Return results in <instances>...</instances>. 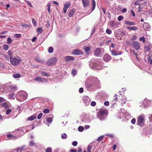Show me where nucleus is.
I'll return each mask as SVG.
<instances>
[{"label": "nucleus", "mask_w": 152, "mask_h": 152, "mask_svg": "<svg viewBox=\"0 0 152 152\" xmlns=\"http://www.w3.org/2000/svg\"><path fill=\"white\" fill-rule=\"evenodd\" d=\"M25 1L26 2L27 4L30 7H33L31 4V2L30 1Z\"/></svg>", "instance_id": "8fccbe9b"}, {"label": "nucleus", "mask_w": 152, "mask_h": 152, "mask_svg": "<svg viewBox=\"0 0 152 152\" xmlns=\"http://www.w3.org/2000/svg\"><path fill=\"white\" fill-rule=\"evenodd\" d=\"M127 28L129 30H131L135 31L137 30V28L135 26L127 27Z\"/></svg>", "instance_id": "7c9ffc66"}, {"label": "nucleus", "mask_w": 152, "mask_h": 152, "mask_svg": "<svg viewBox=\"0 0 152 152\" xmlns=\"http://www.w3.org/2000/svg\"><path fill=\"white\" fill-rule=\"evenodd\" d=\"M145 51L150 52L152 50V45L151 42H147L144 46Z\"/></svg>", "instance_id": "1a4fd4ad"}, {"label": "nucleus", "mask_w": 152, "mask_h": 152, "mask_svg": "<svg viewBox=\"0 0 152 152\" xmlns=\"http://www.w3.org/2000/svg\"><path fill=\"white\" fill-rule=\"evenodd\" d=\"M92 3V12L95 9L96 7V2L94 0H91Z\"/></svg>", "instance_id": "5701e85b"}, {"label": "nucleus", "mask_w": 152, "mask_h": 152, "mask_svg": "<svg viewBox=\"0 0 152 152\" xmlns=\"http://www.w3.org/2000/svg\"><path fill=\"white\" fill-rule=\"evenodd\" d=\"M71 72L73 75L75 76L76 75L77 72L75 69H72V70Z\"/></svg>", "instance_id": "c03bdc74"}, {"label": "nucleus", "mask_w": 152, "mask_h": 152, "mask_svg": "<svg viewBox=\"0 0 152 152\" xmlns=\"http://www.w3.org/2000/svg\"><path fill=\"white\" fill-rule=\"evenodd\" d=\"M2 106L5 108L6 110H7L8 108V106L6 103H3L2 104Z\"/></svg>", "instance_id": "c9c22d12"}, {"label": "nucleus", "mask_w": 152, "mask_h": 152, "mask_svg": "<svg viewBox=\"0 0 152 152\" xmlns=\"http://www.w3.org/2000/svg\"><path fill=\"white\" fill-rule=\"evenodd\" d=\"M10 61L11 64L14 66H16L21 62V59L18 56L14 58L10 57Z\"/></svg>", "instance_id": "39448f33"}, {"label": "nucleus", "mask_w": 152, "mask_h": 152, "mask_svg": "<svg viewBox=\"0 0 152 152\" xmlns=\"http://www.w3.org/2000/svg\"><path fill=\"white\" fill-rule=\"evenodd\" d=\"M17 87L16 86L13 85H11L9 86L8 88V90L9 91H12L13 89L15 90L16 89Z\"/></svg>", "instance_id": "412c9836"}, {"label": "nucleus", "mask_w": 152, "mask_h": 152, "mask_svg": "<svg viewBox=\"0 0 152 152\" xmlns=\"http://www.w3.org/2000/svg\"><path fill=\"white\" fill-rule=\"evenodd\" d=\"M84 7H86L89 3L88 0H82Z\"/></svg>", "instance_id": "6ab92c4d"}, {"label": "nucleus", "mask_w": 152, "mask_h": 152, "mask_svg": "<svg viewBox=\"0 0 152 152\" xmlns=\"http://www.w3.org/2000/svg\"><path fill=\"white\" fill-rule=\"evenodd\" d=\"M5 101V99L2 97H0V103L4 102Z\"/></svg>", "instance_id": "0e129e2a"}, {"label": "nucleus", "mask_w": 152, "mask_h": 152, "mask_svg": "<svg viewBox=\"0 0 152 152\" xmlns=\"http://www.w3.org/2000/svg\"><path fill=\"white\" fill-rule=\"evenodd\" d=\"M35 80L39 82H47V80L45 78H42L40 77H37Z\"/></svg>", "instance_id": "4468645a"}, {"label": "nucleus", "mask_w": 152, "mask_h": 152, "mask_svg": "<svg viewBox=\"0 0 152 152\" xmlns=\"http://www.w3.org/2000/svg\"><path fill=\"white\" fill-rule=\"evenodd\" d=\"M14 94L12 93L9 95V98L10 99H13L14 97Z\"/></svg>", "instance_id": "3c124183"}, {"label": "nucleus", "mask_w": 152, "mask_h": 152, "mask_svg": "<svg viewBox=\"0 0 152 152\" xmlns=\"http://www.w3.org/2000/svg\"><path fill=\"white\" fill-rule=\"evenodd\" d=\"M26 130L25 132V133H26L28 131L34 129V126L33 125L29 126H26Z\"/></svg>", "instance_id": "f3484780"}, {"label": "nucleus", "mask_w": 152, "mask_h": 152, "mask_svg": "<svg viewBox=\"0 0 152 152\" xmlns=\"http://www.w3.org/2000/svg\"><path fill=\"white\" fill-rule=\"evenodd\" d=\"M140 0L136 1L134 3V4L135 5H140L141 4V3H140Z\"/></svg>", "instance_id": "09e8293b"}, {"label": "nucleus", "mask_w": 152, "mask_h": 152, "mask_svg": "<svg viewBox=\"0 0 152 152\" xmlns=\"http://www.w3.org/2000/svg\"><path fill=\"white\" fill-rule=\"evenodd\" d=\"M21 26L26 27H30L31 26L29 24H27L25 23H22Z\"/></svg>", "instance_id": "37998d69"}, {"label": "nucleus", "mask_w": 152, "mask_h": 152, "mask_svg": "<svg viewBox=\"0 0 152 152\" xmlns=\"http://www.w3.org/2000/svg\"><path fill=\"white\" fill-rule=\"evenodd\" d=\"M100 62L101 61L99 59L97 60L94 59H92L90 61L89 66L93 69H101V68L100 66Z\"/></svg>", "instance_id": "f03ea898"}, {"label": "nucleus", "mask_w": 152, "mask_h": 152, "mask_svg": "<svg viewBox=\"0 0 152 152\" xmlns=\"http://www.w3.org/2000/svg\"><path fill=\"white\" fill-rule=\"evenodd\" d=\"M125 23L126 24L130 26L133 25L135 24V23L134 22H129L128 21H125Z\"/></svg>", "instance_id": "393cba45"}, {"label": "nucleus", "mask_w": 152, "mask_h": 152, "mask_svg": "<svg viewBox=\"0 0 152 152\" xmlns=\"http://www.w3.org/2000/svg\"><path fill=\"white\" fill-rule=\"evenodd\" d=\"M64 59L66 62H68L70 61L74 60L75 58L73 57L72 56H67L64 57Z\"/></svg>", "instance_id": "dca6fc26"}, {"label": "nucleus", "mask_w": 152, "mask_h": 152, "mask_svg": "<svg viewBox=\"0 0 152 152\" xmlns=\"http://www.w3.org/2000/svg\"><path fill=\"white\" fill-rule=\"evenodd\" d=\"M91 120L89 119L88 116L86 115L82 116L81 123L85 122V123H89L90 122Z\"/></svg>", "instance_id": "9b49d317"}, {"label": "nucleus", "mask_w": 152, "mask_h": 152, "mask_svg": "<svg viewBox=\"0 0 152 152\" xmlns=\"http://www.w3.org/2000/svg\"><path fill=\"white\" fill-rule=\"evenodd\" d=\"M152 103L150 101L145 99L142 102V106L143 107H146L149 106Z\"/></svg>", "instance_id": "9d476101"}, {"label": "nucleus", "mask_w": 152, "mask_h": 152, "mask_svg": "<svg viewBox=\"0 0 152 152\" xmlns=\"http://www.w3.org/2000/svg\"><path fill=\"white\" fill-rule=\"evenodd\" d=\"M72 54L75 55H78L82 54L83 52L80 50L75 49L72 52Z\"/></svg>", "instance_id": "2eb2a0df"}, {"label": "nucleus", "mask_w": 152, "mask_h": 152, "mask_svg": "<svg viewBox=\"0 0 152 152\" xmlns=\"http://www.w3.org/2000/svg\"><path fill=\"white\" fill-rule=\"evenodd\" d=\"M84 103L86 105H88L91 101L89 97L87 96H84L83 97Z\"/></svg>", "instance_id": "ddd939ff"}, {"label": "nucleus", "mask_w": 152, "mask_h": 152, "mask_svg": "<svg viewBox=\"0 0 152 152\" xmlns=\"http://www.w3.org/2000/svg\"><path fill=\"white\" fill-rule=\"evenodd\" d=\"M139 40L140 41H142V42L144 43L145 42V38L144 37H142L141 38H140Z\"/></svg>", "instance_id": "bf43d9fd"}, {"label": "nucleus", "mask_w": 152, "mask_h": 152, "mask_svg": "<svg viewBox=\"0 0 152 152\" xmlns=\"http://www.w3.org/2000/svg\"><path fill=\"white\" fill-rule=\"evenodd\" d=\"M109 24L112 27L114 26L115 25V22L113 20H111L109 23Z\"/></svg>", "instance_id": "ea45409f"}, {"label": "nucleus", "mask_w": 152, "mask_h": 152, "mask_svg": "<svg viewBox=\"0 0 152 152\" xmlns=\"http://www.w3.org/2000/svg\"><path fill=\"white\" fill-rule=\"evenodd\" d=\"M61 138L63 139H66V134L65 133H64L61 134Z\"/></svg>", "instance_id": "79ce46f5"}, {"label": "nucleus", "mask_w": 152, "mask_h": 152, "mask_svg": "<svg viewBox=\"0 0 152 152\" xmlns=\"http://www.w3.org/2000/svg\"><path fill=\"white\" fill-rule=\"evenodd\" d=\"M84 128L82 126H80L78 128V130L80 132H83L84 130Z\"/></svg>", "instance_id": "a19ab883"}, {"label": "nucleus", "mask_w": 152, "mask_h": 152, "mask_svg": "<svg viewBox=\"0 0 152 152\" xmlns=\"http://www.w3.org/2000/svg\"><path fill=\"white\" fill-rule=\"evenodd\" d=\"M26 146L25 145H23L20 148H17L16 149H15V150L17 151H20V152H21Z\"/></svg>", "instance_id": "b1692460"}, {"label": "nucleus", "mask_w": 152, "mask_h": 152, "mask_svg": "<svg viewBox=\"0 0 152 152\" xmlns=\"http://www.w3.org/2000/svg\"><path fill=\"white\" fill-rule=\"evenodd\" d=\"M111 54L112 55L114 56H117L120 55L121 53H118L115 50H112L111 51Z\"/></svg>", "instance_id": "c756f323"}, {"label": "nucleus", "mask_w": 152, "mask_h": 152, "mask_svg": "<svg viewBox=\"0 0 152 152\" xmlns=\"http://www.w3.org/2000/svg\"><path fill=\"white\" fill-rule=\"evenodd\" d=\"M77 142L76 141H74L72 143V145L74 146H76L77 145Z\"/></svg>", "instance_id": "774afa93"}, {"label": "nucleus", "mask_w": 152, "mask_h": 152, "mask_svg": "<svg viewBox=\"0 0 152 152\" xmlns=\"http://www.w3.org/2000/svg\"><path fill=\"white\" fill-rule=\"evenodd\" d=\"M21 75L19 74H15L13 75V77L15 78H19L21 77Z\"/></svg>", "instance_id": "c85d7f7f"}, {"label": "nucleus", "mask_w": 152, "mask_h": 152, "mask_svg": "<svg viewBox=\"0 0 152 152\" xmlns=\"http://www.w3.org/2000/svg\"><path fill=\"white\" fill-rule=\"evenodd\" d=\"M143 27L144 29L148 28H150V25L148 23H144L143 25Z\"/></svg>", "instance_id": "a878e982"}, {"label": "nucleus", "mask_w": 152, "mask_h": 152, "mask_svg": "<svg viewBox=\"0 0 152 152\" xmlns=\"http://www.w3.org/2000/svg\"><path fill=\"white\" fill-rule=\"evenodd\" d=\"M45 152H52V149L50 148H48L46 149Z\"/></svg>", "instance_id": "6e6d98bb"}, {"label": "nucleus", "mask_w": 152, "mask_h": 152, "mask_svg": "<svg viewBox=\"0 0 152 152\" xmlns=\"http://www.w3.org/2000/svg\"><path fill=\"white\" fill-rule=\"evenodd\" d=\"M90 48L88 47H86L84 48L86 54H88L89 53Z\"/></svg>", "instance_id": "cd10ccee"}, {"label": "nucleus", "mask_w": 152, "mask_h": 152, "mask_svg": "<svg viewBox=\"0 0 152 152\" xmlns=\"http://www.w3.org/2000/svg\"><path fill=\"white\" fill-rule=\"evenodd\" d=\"M148 62H149L150 64H152V56H148Z\"/></svg>", "instance_id": "e433bc0d"}, {"label": "nucleus", "mask_w": 152, "mask_h": 152, "mask_svg": "<svg viewBox=\"0 0 152 152\" xmlns=\"http://www.w3.org/2000/svg\"><path fill=\"white\" fill-rule=\"evenodd\" d=\"M57 61V58L56 57L51 58L47 61L46 63L48 65L51 66L54 64Z\"/></svg>", "instance_id": "6e6552de"}, {"label": "nucleus", "mask_w": 152, "mask_h": 152, "mask_svg": "<svg viewBox=\"0 0 152 152\" xmlns=\"http://www.w3.org/2000/svg\"><path fill=\"white\" fill-rule=\"evenodd\" d=\"M49 110L48 109H45L43 110V112L45 113H49Z\"/></svg>", "instance_id": "de8ad7c7"}, {"label": "nucleus", "mask_w": 152, "mask_h": 152, "mask_svg": "<svg viewBox=\"0 0 152 152\" xmlns=\"http://www.w3.org/2000/svg\"><path fill=\"white\" fill-rule=\"evenodd\" d=\"M126 102V98L125 96H123L121 99V104H125Z\"/></svg>", "instance_id": "4be33fe9"}, {"label": "nucleus", "mask_w": 152, "mask_h": 152, "mask_svg": "<svg viewBox=\"0 0 152 152\" xmlns=\"http://www.w3.org/2000/svg\"><path fill=\"white\" fill-rule=\"evenodd\" d=\"M75 9V8L72 9L69 12V17H72L73 15Z\"/></svg>", "instance_id": "aec40b11"}, {"label": "nucleus", "mask_w": 152, "mask_h": 152, "mask_svg": "<svg viewBox=\"0 0 152 152\" xmlns=\"http://www.w3.org/2000/svg\"><path fill=\"white\" fill-rule=\"evenodd\" d=\"M12 40L10 37H8L7 38V44H11L12 43Z\"/></svg>", "instance_id": "4c0bfd02"}, {"label": "nucleus", "mask_w": 152, "mask_h": 152, "mask_svg": "<svg viewBox=\"0 0 152 152\" xmlns=\"http://www.w3.org/2000/svg\"><path fill=\"white\" fill-rule=\"evenodd\" d=\"M92 148V146L91 145H88L87 147V151H91Z\"/></svg>", "instance_id": "680f3d73"}, {"label": "nucleus", "mask_w": 152, "mask_h": 152, "mask_svg": "<svg viewBox=\"0 0 152 152\" xmlns=\"http://www.w3.org/2000/svg\"><path fill=\"white\" fill-rule=\"evenodd\" d=\"M91 105L92 106H95L96 105V103L94 101H92L91 102Z\"/></svg>", "instance_id": "69168bd1"}, {"label": "nucleus", "mask_w": 152, "mask_h": 152, "mask_svg": "<svg viewBox=\"0 0 152 152\" xmlns=\"http://www.w3.org/2000/svg\"><path fill=\"white\" fill-rule=\"evenodd\" d=\"M41 73L43 75L46 76L47 77H49L50 76V74L48 73H47L45 71H42L41 72Z\"/></svg>", "instance_id": "2f4dec72"}, {"label": "nucleus", "mask_w": 152, "mask_h": 152, "mask_svg": "<svg viewBox=\"0 0 152 152\" xmlns=\"http://www.w3.org/2000/svg\"><path fill=\"white\" fill-rule=\"evenodd\" d=\"M52 120H53L52 118L51 117H50V118L46 117V121L48 123H51L52 121Z\"/></svg>", "instance_id": "72a5a7b5"}, {"label": "nucleus", "mask_w": 152, "mask_h": 152, "mask_svg": "<svg viewBox=\"0 0 152 152\" xmlns=\"http://www.w3.org/2000/svg\"><path fill=\"white\" fill-rule=\"evenodd\" d=\"M37 32H40V33H41L42 31V29L41 28L38 27L37 29Z\"/></svg>", "instance_id": "864d4df0"}, {"label": "nucleus", "mask_w": 152, "mask_h": 152, "mask_svg": "<svg viewBox=\"0 0 152 152\" xmlns=\"http://www.w3.org/2000/svg\"><path fill=\"white\" fill-rule=\"evenodd\" d=\"M14 137L11 134H8L7 135V137L10 138V139H12V138H14Z\"/></svg>", "instance_id": "49530a36"}, {"label": "nucleus", "mask_w": 152, "mask_h": 152, "mask_svg": "<svg viewBox=\"0 0 152 152\" xmlns=\"http://www.w3.org/2000/svg\"><path fill=\"white\" fill-rule=\"evenodd\" d=\"M35 60L36 61L39 62H44L43 60L39 59L37 57H35Z\"/></svg>", "instance_id": "f704fd0d"}, {"label": "nucleus", "mask_w": 152, "mask_h": 152, "mask_svg": "<svg viewBox=\"0 0 152 152\" xmlns=\"http://www.w3.org/2000/svg\"><path fill=\"white\" fill-rule=\"evenodd\" d=\"M106 109H102L99 110L97 114V117L101 121H104L106 118L108 114Z\"/></svg>", "instance_id": "7ed1b4c3"}, {"label": "nucleus", "mask_w": 152, "mask_h": 152, "mask_svg": "<svg viewBox=\"0 0 152 152\" xmlns=\"http://www.w3.org/2000/svg\"><path fill=\"white\" fill-rule=\"evenodd\" d=\"M42 115V113H40L37 116V118L39 119H40L41 118Z\"/></svg>", "instance_id": "e2e57ef3"}, {"label": "nucleus", "mask_w": 152, "mask_h": 152, "mask_svg": "<svg viewBox=\"0 0 152 152\" xmlns=\"http://www.w3.org/2000/svg\"><path fill=\"white\" fill-rule=\"evenodd\" d=\"M27 95V93L24 91H19L17 94L16 99L18 101L20 102H22L26 99Z\"/></svg>", "instance_id": "20e7f679"}, {"label": "nucleus", "mask_w": 152, "mask_h": 152, "mask_svg": "<svg viewBox=\"0 0 152 152\" xmlns=\"http://www.w3.org/2000/svg\"><path fill=\"white\" fill-rule=\"evenodd\" d=\"M132 46L133 48L136 50H138L140 47V44L139 42L137 41L133 42L132 43Z\"/></svg>", "instance_id": "f8f14e48"}, {"label": "nucleus", "mask_w": 152, "mask_h": 152, "mask_svg": "<svg viewBox=\"0 0 152 152\" xmlns=\"http://www.w3.org/2000/svg\"><path fill=\"white\" fill-rule=\"evenodd\" d=\"M53 48L52 47H50L49 48L48 52L49 53H52L53 52Z\"/></svg>", "instance_id": "58836bf2"}, {"label": "nucleus", "mask_w": 152, "mask_h": 152, "mask_svg": "<svg viewBox=\"0 0 152 152\" xmlns=\"http://www.w3.org/2000/svg\"><path fill=\"white\" fill-rule=\"evenodd\" d=\"M94 55L97 56H101L103 53V49L102 48H98L94 51Z\"/></svg>", "instance_id": "0eeeda50"}, {"label": "nucleus", "mask_w": 152, "mask_h": 152, "mask_svg": "<svg viewBox=\"0 0 152 152\" xmlns=\"http://www.w3.org/2000/svg\"><path fill=\"white\" fill-rule=\"evenodd\" d=\"M145 115H144L142 114L140 115L138 117L137 123L138 125L140 126H143L145 120Z\"/></svg>", "instance_id": "423d86ee"}, {"label": "nucleus", "mask_w": 152, "mask_h": 152, "mask_svg": "<svg viewBox=\"0 0 152 152\" xmlns=\"http://www.w3.org/2000/svg\"><path fill=\"white\" fill-rule=\"evenodd\" d=\"M32 22L34 24V26H36L37 25V23L36 20L34 19H32Z\"/></svg>", "instance_id": "4d7b16f0"}, {"label": "nucleus", "mask_w": 152, "mask_h": 152, "mask_svg": "<svg viewBox=\"0 0 152 152\" xmlns=\"http://www.w3.org/2000/svg\"><path fill=\"white\" fill-rule=\"evenodd\" d=\"M70 3L69 2H67L64 5V7L68 9L70 5Z\"/></svg>", "instance_id": "473e14b6"}, {"label": "nucleus", "mask_w": 152, "mask_h": 152, "mask_svg": "<svg viewBox=\"0 0 152 152\" xmlns=\"http://www.w3.org/2000/svg\"><path fill=\"white\" fill-rule=\"evenodd\" d=\"M100 84L98 79L94 77H92L86 80L85 86L86 89L89 91H94L97 87V86Z\"/></svg>", "instance_id": "f257e3e1"}, {"label": "nucleus", "mask_w": 152, "mask_h": 152, "mask_svg": "<svg viewBox=\"0 0 152 152\" xmlns=\"http://www.w3.org/2000/svg\"><path fill=\"white\" fill-rule=\"evenodd\" d=\"M3 48L4 50H7L9 48V46L5 44L3 45Z\"/></svg>", "instance_id": "a18cd8bd"}, {"label": "nucleus", "mask_w": 152, "mask_h": 152, "mask_svg": "<svg viewBox=\"0 0 152 152\" xmlns=\"http://www.w3.org/2000/svg\"><path fill=\"white\" fill-rule=\"evenodd\" d=\"M124 17L121 15L119 16L118 17V21H121L123 18Z\"/></svg>", "instance_id": "5fc2aeb1"}, {"label": "nucleus", "mask_w": 152, "mask_h": 152, "mask_svg": "<svg viewBox=\"0 0 152 152\" xmlns=\"http://www.w3.org/2000/svg\"><path fill=\"white\" fill-rule=\"evenodd\" d=\"M21 130L23 132L25 133V132L26 130V126L22 127L21 128Z\"/></svg>", "instance_id": "338daca9"}, {"label": "nucleus", "mask_w": 152, "mask_h": 152, "mask_svg": "<svg viewBox=\"0 0 152 152\" xmlns=\"http://www.w3.org/2000/svg\"><path fill=\"white\" fill-rule=\"evenodd\" d=\"M36 116L34 115H32L28 117L27 119V120L28 121H32L36 119Z\"/></svg>", "instance_id": "bb28decb"}, {"label": "nucleus", "mask_w": 152, "mask_h": 152, "mask_svg": "<svg viewBox=\"0 0 152 152\" xmlns=\"http://www.w3.org/2000/svg\"><path fill=\"white\" fill-rule=\"evenodd\" d=\"M103 136H101L97 138V140L99 142L103 140Z\"/></svg>", "instance_id": "603ef678"}, {"label": "nucleus", "mask_w": 152, "mask_h": 152, "mask_svg": "<svg viewBox=\"0 0 152 152\" xmlns=\"http://www.w3.org/2000/svg\"><path fill=\"white\" fill-rule=\"evenodd\" d=\"M106 32L108 34H110L112 33V31L110 29H107L106 30Z\"/></svg>", "instance_id": "13d9d810"}, {"label": "nucleus", "mask_w": 152, "mask_h": 152, "mask_svg": "<svg viewBox=\"0 0 152 152\" xmlns=\"http://www.w3.org/2000/svg\"><path fill=\"white\" fill-rule=\"evenodd\" d=\"M111 59V57L109 55L106 54L104 56V60L105 61L107 62Z\"/></svg>", "instance_id": "a211bd4d"}, {"label": "nucleus", "mask_w": 152, "mask_h": 152, "mask_svg": "<svg viewBox=\"0 0 152 152\" xmlns=\"http://www.w3.org/2000/svg\"><path fill=\"white\" fill-rule=\"evenodd\" d=\"M21 34H16L14 35V36L15 38H18L21 37Z\"/></svg>", "instance_id": "052dcab7"}]
</instances>
